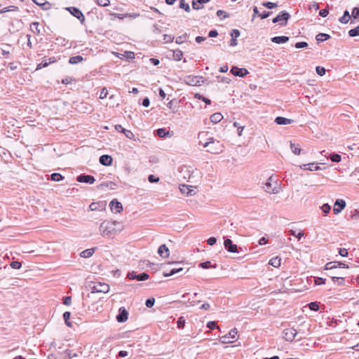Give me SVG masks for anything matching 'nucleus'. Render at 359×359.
Segmentation results:
<instances>
[{"label": "nucleus", "instance_id": "nucleus-1", "mask_svg": "<svg viewBox=\"0 0 359 359\" xmlns=\"http://www.w3.org/2000/svg\"><path fill=\"white\" fill-rule=\"evenodd\" d=\"M121 230L122 226L116 221L106 220L102 222L100 226V233L104 237H111Z\"/></svg>", "mask_w": 359, "mask_h": 359}, {"label": "nucleus", "instance_id": "nucleus-2", "mask_svg": "<svg viewBox=\"0 0 359 359\" xmlns=\"http://www.w3.org/2000/svg\"><path fill=\"white\" fill-rule=\"evenodd\" d=\"M204 148H207V151L212 154H219L223 151V146L219 141L213 137H208L207 142L203 144Z\"/></svg>", "mask_w": 359, "mask_h": 359}, {"label": "nucleus", "instance_id": "nucleus-3", "mask_svg": "<svg viewBox=\"0 0 359 359\" xmlns=\"http://www.w3.org/2000/svg\"><path fill=\"white\" fill-rule=\"evenodd\" d=\"M179 172L182 177L191 182H196L199 177L198 175H196V172L194 170L192 167L188 165H182L179 168Z\"/></svg>", "mask_w": 359, "mask_h": 359}, {"label": "nucleus", "instance_id": "nucleus-4", "mask_svg": "<svg viewBox=\"0 0 359 359\" xmlns=\"http://www.w3.org/2000/svg\"><path fill=\"white\" fill-rule=\"evenodd\" d=\"M238 330L236 328H233L229 331L227 334L222 336L219 339V341L222 344H230L237 340Z\"/></svg>", "mask_w": 359, "mask_h": 359}, {"label": "nucleus", "instance_id": "nucleus-5", "mask_svg": "<svg viewBox=\"0 0 359 359\" xmlns=\"http://www.w3.org/2000/svg\"><path fill=\"white\" fill-rule=\"evenodd\" d=\"M290 15L285 11H281L276 18H273V23L280 22L281 25H287V20L290 19Z\"/></svg>", "mask_w": 359, "mask_h": 359}, {"label": "nucleus", "instance_id": "nucleus-6", "mask_svg": "<svg viewBox=\"0 0 359 359\" xmlns=\"http://www.w3.org/2000/svg\"><path fill=\"white\" fill-rule=\"evenodd\" d=\"M297 334V331L293 327L286 328L283 332V337L287 341H292Z\"/></svg>", "mask_w": 359, "mask_h": 359}, {"label": "nucleus", "instance_id": "nucleus-7", "mask_svg": "<svg viewBox=\"0 0 359 359\" xmlns=\"http://www.w3.org/2000/svg\"><path fill=\"white\" fill-rule=\"evenodd\" d=\"M109 290V285L106 283H97L94 285L93 287V290L91 294H93L95 293L101 292V293H107Z\"/></svg>", "mask_w": 359, "mask_h": 359}, {"label": "nucleus", "instance_id": "nucleus-8", "mask_svg": "<svg viewBox=\"0 0 359 359\" xmlns=\"http://www.w3.org/2000/svg\"><path fill=\"white\" fill-rule=\"evenodd\" d=\"M168 264H174V265H175V266L174 268H172L169 271V272L164 271L163 276H165V277H169V276H173L176 273L182 272L184 271L182 267L178 266L180 264V263H179V262H172V263H168Z\"/></svg>", "mask_w": 359, "mask_h": 359}, {"label": "nucleus", "instance_id": "nucleus-9", "mask_svg": "<svg viewBox=\"0 0 359 359\" xmlns=\"http://www.w3.org/2000/svg\"><path fill=\"white\" fill-rule=\"evenodd\" d=\"M67 9L71 13L72 15L79 20L81 23L85 21V17L79 8L76 7H69Z\"/></svg>", "mask_w": 359, "mask_h": 359}, {"label": "nucleus", "instance_id": "nucleus-10", "mask_svg": "<svg viewBox=\"0 0 359 359\" xmlns=\"http://www.w3.org/2000/svg\"><path fill=\"white\" fill-rule=\"evenodd\" d=\"M128 277L132 280L136 279L138 281H142L147 280L149 276L145 272L137 274L135 272L133 271L131 273H128Z\"/></svg>", "mask_w": 359, "mask_h": 359}, {"label": "nucleus", "instance_id": "nucleus-11", "mask_svg": "<svg viewBox=\"0 0 359 359\" xmlns=\"http://www.w3.org/2000/svg\"><path fill=\"white\" fill-rule=\"evenodd\" d=\"M128 312L124 307H121L118 309V313L116 316V320L118 323H124L128 320Z\"/></svg>", "mask_w": 359, "mask_h": 359}, {"label": "nucleus", "instance_id": "nucleus-12", "mask_svg": "<svg viewBox=\"0 0 359 359\" xmlns=\"http://www.w3.org/2000/svg\"><path fill=\"white\" fill-rule=\"evenodd\" d=\"M345 207L346 202L342 199H337L334 204L333 212L335 215H337L341 212Z\"/></svg>", "mask_w": 359, "mask_h": 359}, {"label": "nucleus", "instance_id": "nucleus-13", "mask_svg": "<svg viewBox=\"0 0 359 359\" xmlns=\"http://www.w3.org/2000/svg\"><path fill=\"white\" fill-rule=\"evenodd\" d=\"M232 74L239 77H244L248 74V71L245 68H238V67L233 66L231 69Z\"/></svg>", "mask_w": 359, "mask_h": 359}, {"label": "nucleus", "instance_id": "nucleus-14", "mask_svg": "<svg viewBox=\"0 0 359 359\" xmlns=\"http://www.w3.org/2000/svg\"><path fill=\"white\" fill-rule=\"evenodd\" d=\"M76 180L79 182L88 183L92 184L95 182V180L93 176L82 174L77 177Z\"/></svg>", "mask_w": 359, "mask_h": 359}, {"label": "nucleus", "instance_id": "nucleus-15", "mask_svg": "<svg viewBox=\"0 0 359 359\" xmlns=\"http://www.w3.org/2000/svg\"><path fill=\"white\" fill-rule=\"evenodd\" d=\"M224 245L225 248L230 252H237L238 247L236 245L233 244L232 241L229 238H226L224 242Z\"/></svg>", "mask_w": 359, "mask_h": 359}, {"label": "nucleus", "instance_id": "nucleus-16", "mask_svg": "<svg viewBox=\"0 0 359 359\" xmlns=\"http://www.w3.org/2000/svg\"><path fill=\"white\" fill-rule=\"evenodd\" d=\"M241 33L238 29H233L231 30L230 35L231 36V40L230 41L229 46H236L238 45L237 38L239 37Z\"/></svg>", "mask_w": 359, "mask_h": 359}, {"label": "nucleus", "instance_id": "nucleus-17", "mask_svg": "<svg viewBox=\"0 0 359 359\" xmlns=\"http://www.w3.org/2000/svg\"><path fill=\"white\" fill-rule=\"evenodd\" d=\"M109 205L111 210H115L116 212H120L123 210L122 204L116 199L112 200Z\"/></svg>", "mask_w": 359, "mask_h": 359}, {"label": "nucleus", "instance_id": "nucleus-18", "mask_svg": "<svg viewBox=\"0 0 359 359\" xmlns=\"http://www.w3.org/2000/svg\"><path fill=\"white\" fill-rule=\"evenodd\" d=\"M112 157L109 155H102L100 157V163L106 166L111 165L112 164Z\"/></svg>", "mask_w": 359, "mask_h": 359}, {"label": "nucleus", "instance_id": "nucleus-19", "mask_svg": "<svg viewBox=\"0 0 359 359\" xmlns=\"http://www.w3.org/2000/svg\"><path fill=\"white\" fill-rule=\"evenodd\" d=\"M158 253L161 257L165 258L169 256V250L165 244H163L158 248Z\"/></svg>", "mask_w": 359, "mask_h": 359}, {"label": "nucleus", "instance_id": "nucleus-20", "mask_svg": "<svg viewBox=\"0 0 359 359\" xmlns=\"http://www.w3.org/2000/svg\"><path fill=\"white\" fill-rule=\"evenodd\" d=\"M271 178L270 177L268 180V181L264 184V189L265 191H266L268 193L276 194L278 192V191L276 190L277 187H272V184L269 182V180H271Z\"/></svg>", "mask_w": 359, "mask_h": 359}, {"label": "nucleus", "instance_id": "nucleus-21", "mask_svg": "<svg viewBox=\"0 0 359 359\" xmlns=\"http://www.w3.org/2000/svg\"><path fill=\"white\" fill-rule=\"evenodd\" d=\"M275 122L278 125H287L292 123L294 121L285 117L278 116L276 118Z\"/></svg>", "mask_w": 359, "mask_h": 359}, {"label": "nucleus", "instance_id": "nucleus-22", "mask_svg": "<svg viewBox=\"0 0 359 359\" xmlns=\"http://www.w3.org/2000/svg\"><path fill=\"white\" fill-rule=\"evenodd\" d=\"M186 83L190 86H197L199 83V78L197 76H188L185 79Z\"/></svg>", "mask_w": 359, "mask_h": 359}, {"label": "nucleus", "instance_id": "nucleus-23", "mask_svg": "<svg viewBox=\"0 0 359 359\" xmlns=\"http://www.w3.org/2000/svg\"><path fill=\"white\" fill-rule=\"evenodd\" d=\"M180 191L182 193L187 194V196H193L196 194L194 189H190L188 185H182L180 187Z\"/></svg>", "mask_w": 359, "mask_h": 359}, {"label": "nucleus", "instance_id": "nucleus-24", "mask_svg": "<svg viewBox=\"0 0 359 359\" xmlns=\"http://www.w3.org/2000/svg\"><path fill=\"white\" fill-rule=\"evenodd\" d=\"M289 41V37L285 36H274L271 38V41L276 43H284Z\"/></svg>", "mask_w": 359, "mask_h": 359}, {"label": "nucleus", "instance_id": "nucleus-25", "mask_svg": "<svg viewBox=\"0 0 359 359\" xmlns=\"http://www.w3.org/2000/svg\"><path fill=\"white\" fill-rule=\"evenodd\" d=\"M223 116L221 113H215L210 116V121L215 123L220 122Z\"/></svg>", "mask_w": 359, "mask_h": 359}, {"label": "nucleus", "instance_id": "nucleus-26", "mask_svg": "<svg viewBox=\"0 0 359 359\" xmlns=\"http://www.w3.org/2000/svg\"><path fill=\"white\" fill-rule=\"evenodd\" d=\"M350 19L351 15L348 11L346 10L344 12V15L339 19V21L342 24H346L348 22Z\"/></svg>", "mask_w": 359, "mask_h": 359}, {"label": "nucleus", "instance_id": "nucleus-27", "mask_svg": "<svg viewBox=\"0 0 359 359\" xmlns=\"http://www.w3.org/2000/svg\"><path fill=\"white\" fill-rule=\"evenodd\" d=\"M156 134L159 137H171L170 132L165 128H159L156 130Z\"/></svg>", "mask_w": 359, "mask_h": 359}, {"label": "nucleus", "instance_id": "nucleus-28", "mask_svg": "<svg viewBox=\"0 0 359 359\" xmlns=\"http://www.w3.org/2000/svg\"><path fill=\"white\" fill-rule=\"evenodd\" d=\"M330 38V36L327 34L320 33L316 35V39L318 43L323 42Z\"/></svg>", "mask_w": 359, "mask_h": 359}, {"label": "nucleus", "instance_id": "nucleus-29", "mask_svg": "<svg viewBox=\"0 0 359 359\" xmlns=\"http://www.w3.org/2000/svg\"><path fill=\"white\" fill-rule=\"evenodd\" d=\"M172 57L175 60L180 61L183 57V52L180 49H177L172 51Z\"/></svg>", "mask_w": 359, "mask_h": 359}, {"label": "nucleus", "instance_id": "nucleus-30", "mask_svg": "<svg viewBox=\"0 0 359 359\" xmlns=\"http://www.w3.org/2000/svg\"><path fill=\"white\" fill-rule=\"evenodd\" d=\"M83 60V57L81 55L72 56L69 58V62L72 65L78 64Z\"/></svg>", "mask_w": 359, "mask_h": 359}, {"label": "nucleus", "instance_id": "nucleus-31", "mask_svg": "<svg viewBox=\"0 0 359 359\" xmlns=\"http://www.w3.org/2000/svg\"><path fill=\"white\" fill-rule=\"evenodd\" d=\"M95 250V248L86 249L81 252V256L84 258H88L93 255Z\"/></svg>", "mask_w": 359, "mask_h": 359}, {"label": "nucleus", "instance_id": "nucleus-32", "mask_svg": "<svg viewBox=\"0 0 359 359\" xmlns=\"http://www.w3.org/2000/svg\"><path fill=\"white\" fill-rule=\"evenodd\" d=\"M290 149L293 154L295 155H299L302 149H300L299 144H295L290 142Z\"/></svg>", "mask_w": 359, "mask_h": 359}, {"label": "nucleus", "instance_id": "nucleus-33", "mask_svg": "<svg viewBox=\"0 0 359 359\" xmlns=\"http://www.w3.org/2000/svg\"><path fill=\"white\" fill-rule=\"evenodd\" d=\"M70 316H71V313L69 311H66L63 313V318H64L66 325L69 327H72V323L69 321Z\"/></svg>", "mask_w": 359, "mask_h": 359}, {"label": "nucleus", "instance_id": "nucleus-34", "mask_svg": "<svg viewBox=\"0 0 359 359\" xmlns=\"http://www.w3.org/2000/svg\"><path fill=\"white\" fill-rule=\"evenodd\" d=\"M269 264L274 267H278L280 266V259L278 257H273L270 259Z\"/></svg>", "mask_w": 359, "mask_h": 359}, {"label": "nucleus", "instance_id": "nucleus-35", "mask_svg": "<svg viewBox=\"0 0 359 359\" xmlns=\"http://www.w3.org/2000/svg\"><path fill=\"white\" fill-rule=\"evenodd\" d=\"M34 1L36 4H37L38 6H40L44 10H48L50 7V4L47 1L41 2V0H39V1L34 0Z\"/></svg>", "mask_w": 359, "mask_h": 359}, {"label": "nucleus", "instance_id": "nucleus-36", "mask_svg": "<svg viewBox=\"0 0 359 359\" xmlns=\"http://www.w3.org/2000/svg\"><path fill=\"white\" fill-rule=\"evenodd\" d=\"M199 267L203 269L216 268V264L212 265L210 262L207 261L199 264Z\"/></svg>", "mask_w": 359, "mask_h": 359}, {"label": "nucleus", "instance_id": "nucleus-37", "mask_svg": "<svg viewBox=\"0 0 359 359\" xmlns=\"http://www.w3.org/2000/svg\"><path fill=\"white\" fill-rule=\"evenodd\" d=\"M39 23L37 22H32L30 25V29L32 32L39 34L40 30L39 29Z\"/></svg>", "mask_w": 359, "mask_h": 359}, {"label": "nucleus", "instance_id": "nucleus-38", "mask_svg": "<svg viewBox=\"0 0 359 359\" xmlns=\"http://www.w3.org/2000/svg\"><path fill=\"white\" fill-rule=\"evenodd\" d=\"M348 35L351 37H355L356 36H359V25L356 27L350 29L348 31Z\"/></svg>", "mask_w": 359, "mask_h": 359}, {"label": "nucleus", "instance_id": "nucleus-39", "mask_svg": "<svg viewBox=\"0 0 359 359\" xmlns=\"http://www.w3.org/2000/svg\"><path fill=\"white\" fill-rule=\"evenodd\" d=\"M180 8L184 9L187 12L190 11V6L184 0L180 1Z\"/></svg>", "mask_w": 359, "mask_h": 359}, {"label": "nucleus", "instance_id": "nucleus-40", "mask_svg": "<svg viewBox=\"0 0 359 359\" xmlns=\"http://www.w3.org/2000/svg\"><path fill=\"white\" fill-rule=\"evenodd\" d=\"M50 178L53 181L60 182L63 179V177L60 173L54 172L51 175Z\"/></svg>", "mask_w": 359, "mask_h": 359}, {"label": "nucleus", "instance_id": "nucleus-41", "mask_svg": "<svg viewBox=\"0 0 359 359\" xmlns=\"http://www.w3.org/2000/svg\"><path fill=\"white\" fill-rule=\"evenodd\" d=\"M262 6L269 8V9H273L278 6V4L276 3H273L270 1L264 2L262 3Z\"/></svg>", "mask_w": 359, "mask_h": 359}, {"label": "nucleus", "instance_id": "nucleus-42", "mask_svg": "<svg viewBox=\"0 0 359 359\" xmlns=\"http://www.w3.org/2000/svg\"><path fill=\"white\" fill-rule=\"evenodd\" d=\"M195 97L198 99V100H203V102H205L206 104H210L211 103V101H210V99H208V98H207L205 97H203V95H201L199 93L195 94Z\"/></svg>", "mask_w": 359, "mask_h": 359}, {"label": "nucleus", "instance_id": "nucleus-43", "mask_svg": "<svg viewBox=\"0 0 359 359\" xmlns=\"http://www.w3.org/2000/svg\"><path fill=\"white\" fill-rule=\"evenodd\" d=\"M288 233L290 235L295 236L296 238H298V240H300L302 238V237L304 236V232L303 231H300L298 233H296L295 231H294V230H290L288 231Z\"/></svg>", "mask_w": 359, "mask_h": 359}, {"label": "nucleus", "instance_id": "nucleus-44", "mask_svg": "<svg viewBox=\"0 0 359 359\" xmlns=\"http://www.w3.org/2000/svg\"><path fill=\"white\" fill-rule=\"evenodd\" d=\"M341 156L338 154H332L330 156V160L332 162L338 163V162L341 161Z\"/></svg>", "mask_w": 359, "mask_h": 359}, {"label": "nucleus", "instance_id": "nucleus-45", "mask_svg": "<svg viewBox=\"0 0 359 359\" xmlns=\"http://www.w3.org/2000/svg\"><path fill=\"white\" fill-rule=\"evenodd\" d=\"M177 327L180 329L184 328L185 325V319L184 317H180L177 321Z\"/></svg>", "mask_w": 359, "mask_h": 359}, {"label": "nucleus", "instance_id": "nucleus-46", "mask_svg": "<svg viewBox=\"0 0 359 359\" xmlns=\"http://www.w3.org/2000/svg\"><path fill=\"white\" fill-rule=\"evenodd\" d=\"M187 34H184L182 36H177L176 38V40H175V42L177 43V44H181L187 38Z\"/></svg>", "mask_w": 359, "mask_h": 359}, {"label": "nucleus", "instance_id": "nucleus-47", "mask_svg": "<svg viewBox=\"0 0 359 359\" xmlns=\"http://www.w3.org/2000/svg\"><path fill=\"white\" fill-rule=\"evenodd\" d=\"M309 308L311 310V311H317L319 310V306H318V304L316 302H311L310 304H309Z\"/></svg>", "mask_w": 359, "mask_h": 359}, {"label": "nucleus", "instance_id": "nucleus-48", "mask_svg": "<svg viewBox=\"0 0 359 359\" xmlns=\"http://www.w3.org/2000/svg\"><path fill=\"white\" fill-rule=\"evenodd\" d=\"M314 164H315L314 163L304 164V165H301L300 168L304 170H309L313 171Z\"/></svg>", "mask_w": 359, "mask_h": 359}, {"label": "nucleus", "instance_id": "nucleus-49", "mask_svg": "<svg viewBox=\"0 0 359 359\" xmlns=\"http://www.w3.org/2000/svg\"><path fill=\"white\" fill-rule=\"evenodd\" d=\"M97 4L102 7H106L110 4V1L109 0H97Z\"/></svg>", "mask_w": 359, "mask_h": 359}, {"label": "nucleus", "instance_id": "nucleus-50", "mask_svg": "<svg viewBox=\"0 0 359 359\" xmlns=\"http://www.w3.org/2000/svg\"><path fill=\"white\" fill-rule=\"evenodd\" d=\"M320 209L325 214H327L330 212L331 207L328 203H325L320 207Z\"/></svg>", "mask_w": 359, "mask_h": 359}, {"label": "nucleus", "instance_id": "nucleus-51", "mask_svg": "<svg viewBox=\"0 0 359 359\" xmlns=\"http://www.w3.org/2000/svg\"><path fill=\"white\" fill-rule=\"evenodd\" d=\"M123 133L125 134L126 137H128V138H129L130 140H133V139L135 138V135L130 130L125 129V130H123Z\"/></svg>", "mask_w": 359, "mask_h": 359}, {"label": "nucleus", "instance_id": "nucleus-52", "mask_svg": "<svg viewBox=\"0 0 359 359\" xmlns=\"http://www.w3.org/2000/svg\"><path fill=\"white\" fill-rule=\"evenodd\" d=\"M316 71L317 74L320 76H323L325 74L326 70L323 67L317 66L316 68Z\"/></svg>", "mask_w": 359, "mask_h": 359}, {"label": "nucleus", "instance_id": "nucleus-53", "mask_svg": "<svg viewBox=\"0 0 359 359\" xmlns=\"http://www.w3.org/2000/svg\"><path fill=\"white\" fill-rule=\"evenodd\" d=\"M207 327L210 330L219 329V327L217 325V323L215 321L208 322L207 323Z\"/></svg>", "mask_w": 359, "mask_h": 359}, {"label": "nucleus", "instance_id": "nucleus-54", "mask_svg": "<svg viewBox=\"0 0 359 359\" xmlns=\"http://www.w3.org/2000/svg\"><path fill=\"white\" fill-rule=\"evenodd\" d=\"M217 15L222 19V16L223 15L224 18H229V14L225 12L223 10H219L217 12Z\"/></svg>", "mask_w": 359, "mask_h": 359}, {"label": "nucleus", "instance_id": "nucleus-55", "mask_svg": "<svg viewBox=\"0 0 359 359\" xmlns=\"http://www.w3.org/2000/svg\"><path fill=\"white\" fill-rule=\"evenodd\" d=\"M351 16L354 19H357L359 18V8L358 7H355L353 8Z\"/></svg>", "mask_w": 359, "mask_h": 359}, {"label": "nucleus", "instance_id": "nucleus-56", "mask_svg": "<svg viewBox=\"0 0 359 359\" xmlns=\"http://www.w3.org/2000/svg\"><path fill=\"white\" fill-rule=\"evenodd\" d=\"M155 303V299L154 298H149L146 300L145 305L148 308H151Z\"/></svg>", "mask_w": 359, "mask_h": 359}, {"label": "nucleus", "instance_id": "nucleus-57", "mask_svg": "<svg viewBox=\"0 0 359 359\" xmlns=\"http://www.w3.org/2000/svg\"><path fill=\"white\" fill-rule=\"evenodd\" d=\"M296 48H304L308 46V43L305 41L297 42L294 45Z\"/></svg>", "mask_w": 359, "mask_h": 359}, {"label": "nucleus", "instance_id": "nucleus-58", "mask_svg": "<svg viewBox=\"0 0 359 359\" xmlns=\"http://www.w3.org/2000/svg\"><path fill=\"white\" fill-rule=\"evenodd\" d=\"M202 4H199L197 0H193L192 1V8L194 10H199L203 8V6H201Z\"/></svg>", "mask_w": 359, "mask_h": 359}, {"label": "nucleus", "instance_id": "nucleus-59", "mask_svg": "<svg viewBox=\"0 0 359 359\" xmlns=\"http://www.w3.org/2000/svg\"><path fill=\"white\" fill-rule=\"evenodd\" d=\"M335 268H337V263L336 262H328L326 266H325V269H335Z\"/></svg>", "mask_w": 359, "mask_h": 359}, {"label": "nucleus", "instance_id": "nucleus-60", "mask_svg": "<svg viewBox=\"0 0 359 359\" xmlns=\"http://www.w3.org/2000/svg\"><path fill=\"white\" fill-rule=\"evenodd\" d=\"M148 180L151 183H154L159 182L160 179L158 177H156L154 175H149L148 177Z\"/></svg>", "mask_w": 359, "mask_h": 359}, {"label": "nucleus", "instance_id": "nucleus-61", "mask_svg": "<svg viewBox=\"0 0 359 359\" xmlns=\"http://www.w3.org/2000/svg\"><path fill=\"white\" fill-rule=\"evenodd\" d=\"M11 266L14 269H19L21 268L22 266V264L20 262H17V261H14V262H12L11 264Z\"/></svg>", "mask_w": 359, "mask_h": 359}, {"label": "nucleus", "instance_id": "nucleus-62", "mask_svg": "<svg viewBox=\"0 0 359 359\" xmlns=\"http://www.w3.org/2000/svg\"><path fill=\"white\" fill-rule=\"evenodd\" d=\"M163 40L166 43L172 42L174 40V36L170 34H164L163 35Z\"/></svg>", "mask_w": 359, "mask_h": 359}, {"label": "nucleus", "instance_id": "nucleus-63", "mask_svg": "<svg viewBox=\"0 0 359 359\" xmlns=\"http://www.w3.org/2000/svg\"><path fill=\"white\" fill-rule=\"evenodd\" d=\"M73 81H74V79L72 77L67 76L62 80V83L63 84L67 85V84L71 83Z\"/></svg>", "mask_w": 359, "mask_h": 359}, {"label": "nucleus", "instance_id": "nucleus-64", "mask_svg": "<svg viewBox=\"0 0 359 359\" xmlns=\"http://www.w3.org/2000/svg\"><path fill=\"white\" fill-rule=\"evenodd\" d=\"M107 94H108V91H107V88H103L101 90V91H100V99H104L105 97H107Z\"/></svg>", "mask_w": 359, "mask_h": 359}]
</instances>
